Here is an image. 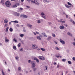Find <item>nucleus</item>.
<instances>
[{"label": "nucleus", "mask_w": 75, "mask_h": 75, "mask_svg": "<svg viewBox=\"0 0 75 75\" xmlns=\"http://www.w3.org/2000/svg\"><path fill=\"white\" fill-rule=\"evenodd\" d=\"M5 5L6 7H9L11 6V3H10V1H7L5 3Z\"/></svg>", "instance_id": "nucleus-1"}, {"label": "nucleus", "mask_w": 75, "mask_h": 75, "mask_svg": "<svg viewBox=\"0 0 75 75\" xmlns=\"http://www.w3.org/2000/svg\"><path fill=\"white\" fill-rule=\"evenodd\" d=\"M31 3H33V4H37L38 6L40 5V4L38 3V0H31Z\"/></svg>", "instance_id": "nucleus-2"}, {"label": "nucleus", "mask_w": 75, "mask_h": 75, "mask_svg": "<svg viewBox=\"0 0 75 75\" xmlns=\"http://www.w3.org/2000/svg\"><path fill=\"white\" fill-rule=\"evenodd\" d=\"M38 46H36V45L35 44L32 45V48L33 49H37L38 48Z\"/></svg>", "instance_id": "nucleus-3"}, {"label": "nucleus", "mask_w": 75, "mask_h": 75, "mask_svg": "<svg viewBox=\"0 0 75 75\" xmlns=\"http://www.w3.org/2000/svg\"><path fill=\"white\" fill-rule=\"evenodd\" d=\"M38 58L42 61L45 60V58L42 56H39L38 57Z\"/></svg>", "instance_id": "nucleus-4"}, {"label": "nucleus", "mask_w": 75, "mask_h": 75, "mask_svg": "<svg viewBox=\"0 0 75 75\" xmlns=\"http://www.w3.org/2000/svg\"><path fill=\"white\" fill-rule=\"evenodd\" d=\"M59 41L62 44H65V42L64 40H62V39H60Z\"/></svg>", "instance_id": "nucleus-5"}, {"label": "nucleus", "mask_w": 75, "mask_h": 75, "mask_svg": "<svg viewBox=\"0 0 75 75\" xmlns=\"http://www.w3.org/2000/svg\"><path fill=\"white\" fill-rule=\"evenodd\" d=\"M32 68H33L35 67V64L33 63V62H32Z\"/></svg>", "instance_id": "nucleus-6"}, {"label": "nucleus", "mask_w": 75, "mask_h": 75, "mask_svg": "<svg viewBox=\"0 0 75 75\" xmlns=\"http://www.w3.org/2000/svg\"><path fill=\"white\" fill-rule=\"evenodd\" d=\"M41 14L42 16V18H45V14L43 12H42L41 13Z\"/></svg>", "instance_id": "nucleus-7"}, {"label": "nucleus", "mask_w": 75, "mask_h": 75, "mask_svg": "<svg viewBox=\"0 0 75 75\" xmlns=\"http://www.w3.org/2000/svg\"><path fill=\"white\" fill-rule=\"evenodd\" d=\"M4 38L6 42H7L9 41V40H8V39H7V38L6 37H5Z\"/></svg>", "instance_id": "nucleus-8"}, {"label": "nucleus", "mask_w": 75, "mask_h": 75, "mask_svg": "<svg viewBox=\"0 0 75 75\" xmlns=\"http://www.w3.org/2000/svg\"><path fill=\"white\" fill-rule=\"evenodd\" d=\"M51 38H52V37L49 36L47 38V39L48 41H50V40H51Z\"/></svg>", "instance_id": "nucleus-9"}, {"label": "nucleus", "mask_w": 75, "mask_h": 75, "mask_svg": "<svg viewBox=\"0 0 75 75\" xmlns=\"http://www.w3.org/2000/svg\"><path fill=\"white\" fill-rule=\"evenodd\" d=\"M4 22L5 24H7L8 23V20L6 19H5L4 21Z\"/></svg>", "instance_id": "nucleus-10"}, {"label": "nucleus", "mask_w": 75, "mask_h": 75, "mask_svg": "<svg viewBox=\"0 0 75 75\" xmlns=\"http://www.w3.org/2000/svg\"><path fill=\"white\" fill-rule=\"evenodd\" d=\"M11 23H18V21H11Z\"/></svg>", "instance_id": "nucleus-11"}, {"label": "nucleus", "mask_w": 75, "mask_h": 75, "mask_svg": "<svg viewBox=\"0 0 75 75\" xmlns=\"http://www.w3.org/2000/svg\"><path fill=\"white\" fill-rule=\"evenodd\" d=\"M0 3L1 4H4V2L3 0H2L0 2Z\"/></svg>", "instance_id": "nucleus-12"}, {"label": "nucleus", "mask_w": 75, "mask_h": 75, "mask_svg": "<svg viewBox=\"0 0 75 75\" xmlns=\"http://www.w3.org/2000/svg\"><path fill=\"white\" fill-rule=\"evenodd\" d=\"M59 28H60L61 30H63L64 28V26H59Z\"/></svg>", "instance_id": "nucleus-13"}, {"label": "nucleus", "mask_w": 75, "mask_h": 75, "mask_svg": "<svg viewBox=\"0 0 75 75\" xmlns=\"http://www.w3.org/2000/svg\"><path fill=\"white\" fill-rule=\"evenodd\" d=\"M67 34L68 35L70 36H71V37H72V34H71L70 33L68 32L67 33Z\"/></svg>", "instance_id": "nucleus-14"}, {"label": "nucleus", "mask_w": 75, "mask_h": 75, "mask_svg": "<svg viewBox=\"0 0 75 75\" xmlns=\"http://www.w3.org/2000/svg\"><path fill=\"white\" fill-rule=\"evenodd\" d=\"M37 38L38 40H41V38L40 37V36H37Z\"/></svg>", "instance_id": "nucleus-15"}, {"label": "nucleus", "mask_w": 75, "mask_h": 75, "mask_svg": "<svg viewBox=\"0 0 75 75\" xmlns=\"http://www.w3.org/2000/svg\"><path fill=\"white\" fill-rule=\"evenodd\" d=\"M15 14L17 16H20V14L17 12H15Z\"/></svg>", "instance_id": "nucleus-16"}, {"label": "nucleus", "mask_w": 75, "mask_h": 75, "mask_svg": "<svg viewBox=\"0 0 75 75\" xmlns=\"http://www.w3.org/2000/svg\"><path fill=\"white\" fill-rule=\"evenodd\" d=\"M32 68L33 69V71H36V70H37V68L33 67V68Z\"/></svg>", "instance_id": "nucleus-17"}, {"label": "nucleus", "mask_w": 75, "mask_h": 75, "mask_svg": "<svg viewBox=\"0 0 75 75\" xmlns=\"http://www.w3.org/2000/svg\"><path fill=\"white\" fill-rule=\"evenodd\" d=\"M65 7H67V8H69V7H70V6L68 5L65 4Z\"/></svg>", "instance_id": "nucleus-18"}, {"label": "nucleus", "mask_w": 75, "mask_h": 75, "mask_svg": "<svg viewBox=\"0 0 75 75\" xmlns=\"http://www.w3.org/2000/svg\"><path fill=\"white\" fill-rule=\"evenodd\" d=\"M27 26L29 27H30V28H31V27H32V25H30V24H28L27 25Z\"/></svg>", "instance_id": "nucleus-19"}, {"label": "nucleus", "mask_w": 75, "mask_h": 75, "mask_svg": "<svg viewBox=\"0 0 75 75\" xmlns=\"http://www.w3.org/2000/svg\"><path fill=\"white\" fill-rule=\"evenodd\" d=\"M17 61H18V57H15Z\"/></svg>", "instance_id": "nucleus-20"}, {"label": "nucleus", "mask_w": 75, "mask_h": 75, "mask_svg": "<svg viewBox=\"0 0 75 75\" xmlns=\"http://www.w3.org/2000/svg\"><path fill=\"white\" fill-rule=\"evenodd\" d=\"M9 30L11 32H12L13 31V29L11 28H10Z\"/></svg>", "instance_id": "nucleus-21"}, {"label": "nucleus", "mask_w": 75, "mask_h": 75, "mask_svg": "<svg viewBox=\"0 0 75 75\" xmlns=\"http://www.w3.org/2000/svg\"><path fill=\"white\" fill-rule=\"evenodd\" d=\"M13 48L15 50H17V48H16V46H13Z\"/></svg>", "instance_id": "nucleus-22"}, {"label": "nucleus", "mask_w": 75, "mask_h": 75, "mask_svg": "<svg viewBox=\"0 0 75 75\" xmlns=\"http://www.w3.org/2000/svg\"><path fill=\"white\" fill-rule=\"evenodd\" d=\"M20 37H21V38H23V36H24V35L23 34H21L20 35Z\"/></svg>", "instance_id": "nucleus-23"}, {"label": "nucleus", "mask_w": 75, "mask_h": 75, "mask_svg": "<svg viewBox=\"0 0 75 75\" xmlns=\"http://www.w3.org/2000/svg\"><path fill=\"white\" fill-rule=\"evenodd\" d=\"M12 7L14 8V7H17V5H13L12 6Z\"/></svg>", "instance_id": "nucleus-24"}, {"label": "nucleus", "mask_w": 75, "mask_h": 75, "mask_svg": "<svg viewBox=\"0 0 75 75\" xmlns=\"http://www.w3.org/2000/svg\"><path fill=\"white\" fill-rule=\"evenodd\" d=\"M8 28V27H7L6 30V32H7V31H8V28Z\"/></svg>", "instance_id": "nucleus-25"}, {"label": "nucleus", "mask_w": 75, "mask_h": 75, "mask_svg": "<svg viewBox=\"0 0 75 75\" xmlns=\"http://www.w3.org/2000/svg\"><path fill=\"white\" fill-rule=\"evenodd\" d=\"M13 41L15 42H17V39H16L15 38H14L13 39Z\"/></svg>", "instance_id": "nucleus-26"}, {"label": "nucleus", "mask_w": 75, "mask_h": 75, "mask_svg": "<svg viewBox=\"0 0 75 75\" xmlns=\"http://www.w3.org/2000/svg\"><path fill=\"white\" fill-rule=\"evenodd\" d=\"M68 64H72V63L71 62V61H68L67 62Z\"/></svg>", "instance_id": "nucleus-27"}, {"label": "nucleus", "mask_w": 75, "mask_h": 75, "mask_svg": "<svg viewBox=\"0 0 75 75\" xmlns=\"http://www.w3.org/2000/svg\"><path fill=\"white\" fill-rule=\"evenodd\" d=\"M62 61L63 62H65V61H67V59H63L62 60Z\"/></svg>", "instance_id": "nucleus-28"}, {"label": "nucleus", "mask_w": 75, "mask_h": 75, "mask_svg": "<svg viewBox=\"0 0 75 75\" xmlns=\"http://www.w3.org/2000/svg\"><path fill=\"white\" fill-rule=\"evenodd\" d=\"M43 35H44V37H47V36L46 35V34H45V33H43Z\"/></svg>", "instance_id": "nucleus-29"}, {"label": "nucleus", "mask_w": 75, "mask_h": 75, "mask_svg": "<svg viewBox=\"0 0 75 75\" xmlns=\"http://www.w3.org/2000/svg\"><path fill=\"white\" fill-rule=\"evenodd\" d=\"M18 71H21V68L20 67H19L18 68Z\"/></svg>", "instance_id": "nucleus-30"}, {"label": "nucleus", "mask_w": 75, "mask_h": 75, "mask_svg": "<svg viewBox=\"0 0 75 75\" xmlns=\"http://www.w3.org/2000/svg\"><path fill=\"white\" fill-rule=\"evenodd\" d=\"M41 50L43 51H45V49H44V48H41Z\"/></svg>", "instance_id": "nucleus-31"}, {"label": "nucleus", "mask_w": 75, "mask_h": 75, "mask_svg": "<svg viewBox=\"0 0 75 75\" xmlns=\"http://www.w3.org/2000/svg\"><path fill=\"white\" fill-rule=\"evenodd\" d=\"M62 19H61L60 20H58V22H59L60 23H62Z\"/></svg>", "instance_id": "nucleus-32"}, {"label": "nucleus", "mask_w": 75, "mask_h": 75, "mask_svg": "<svg viewBox=\"0 0 75 75\" xmlns=\"http://www.w3.org/2000/svg\"><path fill=\"white\" fill-rule=\"evenodd\" d=\"M71 22H72V23H73V24H75V22L73 20H71Z\"/></svg>", "instance_id": "nucleus-33"}, {"label": "nucleus", "mask_w": 75, "mask_h": 75, "mask_svg": "<svg viewBox=\"0 0 75 75\" xmlns=\"http://www.w3.org/2000/svg\"><path fill=\"white\" fill-rule=\"evenodd\" d=\"M28 17V16H27L25 15H24V16L23 17V18H27Z\"/></svg>", "instance_id": "nucleus-34"}, {"label": "nucleus", "mask_w": 75, "mask_h": 75, "mask_svg": "<svg viewBox=\"0 0 75 75\" xmlns=\"http://www.w3.org/2000/svg\"><path fill=\"white\" fill-rule=\"evenodd\" d=\"M67 4L68 5H69V6H72V4L69 2L67 3Z\"/></svg>", "instance_id": "nucleus-35"}, {"label": "nucleus", "mask_w": 75, "mask_h": 75, "mask_svg": "<svg viewBox=\"0 0 75 75\" xmlns=\"http://www.w3.org/2000/svg\"><path fill=\"white\" fill-rule=\"evenodd\" d=\"M55 49L56 50H59V48L57 47H55Z\"/></svg>", "instance_id": "nucleus-36"}, {"label": "nucleus", "mask_w": 75, "mask_h": 75, "mask_svg": "<svg viewBox=\"0 0 75 75\" xmlns=\"http://www.w3.org/2000/svg\"><path fill=\"white\" fill-rule=\"evenodd\" d=\"M37 23H41V21H40L39 20H38V21L37 22Z\"/></svg>", "instance_id": "nucleus-37"}, {"label": "nucleus", "mask_w": 75, "mask_h": 75, "mask_svg": "<svg viewBox=\"0 0 75 75\" xmlns=\"http://www.w3.org/2000/svg\"><path fill=\"white\" fill-rule=\"evenodd\" d=\"M20 51L21 52L23 51V48H21L20 49Z\"/></svg>", "instance_id": "nucleus-38"}, {"label": "nucleus", "mask_w": 75, "mask_h": 75, "mask_svg": "<svg viewBox=\"0 0 75 75\" xmlns=\"http://www.w3.org/2000/svg\"><path fill=\"white\" fill-rule=\"evenodd\" d=\"M24 15H21L20 16L21 17H22L23 18H24Z\"/></svg>", "instance_id": "nucleus-39"}, {"label": "nucleus", "mask_w": 75, "mask_h": 75, "mask_svg": "<svg viewBox=\"0 0 75 75\" xmlns=\"http://www.w3.org/2000/svg\"><path fill=\"white\" fill-rule=\"evenodd\" d=\"M21 42H22L23 44H24V40H22L21 41Z\"/></svg>", "instance_id": "nucleus-40"}, {"label": "nucleus", "mask_w": 75, "mask_h": 75, "mask_svg": "<svg viewBox=\"0 0 75 75\" xmlns=\"http://www.w3.org/2000/svg\"><path fill=\"white\" fill-rule=\"evenodd\" d=\"M52 36H53V37H55V35L54 34L52 33Z\"/></svg>", "instance_id": "nucleus-41"}, {"label": "nucleus", "mask_w": 75, "mask_h": 75, "mask_svg": "<svg viewBox=\"0 0 75 75\" xmlns=\"http://www.w3.org/2000/svg\"><path fill=\"white\" fill-rule=\"evenodd\" d=\"M20 45H21V44L19 43L18 45V47H20Z\"/></svg>", "instance_id": "nucleus-42"}, {"label": "nucleus", "mask_w": 75, "mask_h": 75, "mask_svg": "<svg viewBox=\"0 0 75 75\" xmlns=\"http://www.w3.org/2000/svg\"><path fill=\"white\" fill-rule=\"evenodd\" d=\"M28 63H31V61L30 60H28Z\"/></svg>", "instance_id": "nucleus-43"}, {"label": "nucleus", "mask_w": 75, "mask_h": 75, "mask_svg": "<svg viewBox=\"0 0 75 75\" xmlns=\"http://www.w3.org/2000/svg\"><path fill=\"white\" fill-rule=\"evenodd\" d=\"M26 8H30V7L29 6H26Z\"/></svg>", "instance_id": "nucleus-44"}, {"label": "nucleus", "mask_w": 75, "mask_h": 75, "mask_svg": "<svg viewBox=\"0 0 75 75\" xmlns=\"http://www.w3.org/2000/svg\"><path fill=\"white\" fill-rule=\"evenodd\" d=\"M38 59L36 57H34V60H35V61H36L37 60V59Z\"/></svg>", "instance_id": "nucleus-45"}, {"label": "nucleus", "mask_w": 75, "mask_h": 75, "mask_svg": "<svg viewBox=\"0 0 75 75\" xmlns=\"http://www.w3.org/2000/svg\"><path fill=\"white\" fill-rule=\"evenodd\" d=\"M72 59L73 60V61H75V57H73Z\"/></svg>", "instance_id": "nucleus-46"}, {"label": "nucleus", "mask_w": 75, "mask_h": 75, "mask_svg": "<svg viewBox=\"0 0 75 75\" xmlns=\"http://www.w3.org/2000/svg\"><path fill=\"white\" fill-rule=\"evenodd\" d=\"M36 61L37 62H38H38H39V60L38 59H37Z\"/></svg>", "instance_id": "nucleus-47"}, {"label": "nucleus", "mask_w": 75, "mask_h": 75, "mask_svg": "<svg viewBox=\"0 0 75 75\" xmlns=\"http://www.w3.org/2000/svg\"><path fill=\"white\" fill-rule=\"evenodd\" d=\"M59 63H58L57 64V68H59Z\"/></svg>", "instance_id": "nucleus-48"}, {"label": "nucleus", "mask_w": 75, "mask_h": 75, "mask_svg": "<svg viewBox=\"0 0 75 75\" xmlns=\"http://www.w3.org/2000/svg\"><path fill=\"white\" fill-rule=\"evenodd\" d=\"M7 26H8V24H5V25L4 26V27H7Z\"/></svg>", "instance_id": "nucleus-49"}, {"label": "nucleus", "mask_w": 75, "mask_h": 75, "mask_svg": "<svg viewBox=\"0 0 75 75\" xmlns=\"http://www.w3.org/2000/svg\"><path fill=\"white\" fill-rule=\"evenodd\" d=\"M72 44L73 45H74V46H75V42H73Z\"/></svg>", "instance_id": "nucleus-50"}, {"label": "nucleus", "mask_w": 75, "mask_h": 75, "mask_svg": "<svg viewBox=\"0 0 75 75\" xmlns=\"http://www.w3.org/2000/svg\"><path fill=\"white\" fill-rule=\"evenodd\" d=\"M2 75H5V74H4V72H3V71H2Z\"/></svg>", "instance_id": "nucleus-51"}, {"label": "nucleus", "mask_w": 75, "mask_h": 75, "mask_svg": "<svg viewBox=\"0 0 75 75\" xmlns=\"http://www.w3.org/2000/svg\"><path fill=\"white\" fill-rule=\"evenodd\" d=\"M23 9L22 8H20V10H23Z\"/></svg>", "instance_id": "nucleus-52"}, {"label": "nucleus", "mask_w": 75, "mask_h": 75, "mask_svg": "<svg viewBox=\"0 0 75 75\" xmlns=\"http://www.w3.org/2000/svg\"><path fill=\"white\" fill-rule=\"evenodd\" d=\"M43 1L45 2H47V0H43Z\"/></svg>", "instance_id": "nucleus-53"}, {"label": "nucleus", "mask_w": 75, "mask_h": 75, "mask_svg": "<svg viewBox=\"0 0 75 75\" xmlns=\"http://www.w3.org/2000/svg\"><path fill=\"white\" fill-rule=\"evenodd\" d=\"M48 24H49L50 25V24H51V23L48 22Z\"/></svg>", "instance_id": "nucleus-54"}, {"label": "nucleus", "mask_w": 75, "mask_h": 75, "mask_svg": "<svg viewBox=\"0 0 75 75\" xmlns=\"http://www.w3.org/2000/svg\"><path fill=\"white\" fill-rule=\"evenodd\" d=\"M54 43H55V44H58V42H57L56 41H55L54 42Z\"/></svg>", "instance_id": "nucleus-55"}, {"label": "nucleus", "mask_w": 75, "mask_h": 75, "mask_svg": "<svg viewBox=\"0 0 75 75\" xmlns=\"http://www.w3.org/2000/svg\"><path fill=\"white\" fill-rule=\"evenodd\" d=\"M62 23H65V21H62Z\"/></svg>", "instance_id": "nucleus-56"}, {"label": "nucleus", "mask_w": 75, "mask_h": 75, "mask_svg": "<svg viewBox=\"0 0 75 75\" xmlns=\"http://www.w3.org/2000/svg\"><path fill=\"white\" fill-rule=\"evenodd\" d=\"M16 26H17V27H20L19 25H18V24L16 25Z\"/></svg>", "instance_id": "nucleus-57"}, {"label": "nucleus", "mask_w": 75, "mask_h": 75, "mask_svg": "<svg viewBox=\"0 0 75 75\" xmlns=\"http://www.w3.org/2000/svg\"><path fill=\"white\" fill-rule=\"evenodd\" d=\"M54 65H56V64H57V63H56V62H54L53 63Z\"/></svg>", "instance_id": "nucleus-58"}, {"label": "nucleus", "mask_w": 75, "mask_h": 75, "mask_svg": "<svg viewBox=\"0 0 75 75\" xmlns=\"http://www.w3.org/2000/svg\"><path fill=\"white\" fill-rule=\"evenodd\" d=\"M33 33L34 34V35H36V33H35V32H33Z\"/></svg>", "instance_id": "nucleus-59"}, {"label": "nucleus", "mask_w": 75, "mask_h": 75, "mask_svg": "<svg viewBox=\"0 0 75 75\" xmlns=\"http://www.w3.org/2000/svg\"><path fill=\"white\" fill-rule=\"evenodd\" d=\"M66 17L67 18H68V16L67 15H66Z\"/></svg>", "instance_id": "nucleus-60"}, {"label": "nucleus", "mask_w": 75, "mask_h": 75, "mask_svg": "<svg viewBox=\"0 0 75 75\" xmlns=\"http://www.w3.org/2000/svg\"><path fill=\"white\" fill-rule=\"evenodd\" d=\"M36 33L37 34H39V32H36Z\"/></svg>", "instance_id": "nucleus-61"}, {"label": "nucleus", "mask_w": 75, "mask_h": 75, "mask_svg": "<svg viewBox=\"0 0 75 75\" xmlns=\"http://www.w3.org/2000/svg\"><path fill=\"white\" fill-rule=\"evenodd\" d=\"M23 31L24 32H25L26 31V30L25 29H23Z\"/></svg>", "instance_id": "nucleus-62"}, {"label": "nucleus", "mask_w": 75, "mask_h": 75, "mask_svg": "<svg viewBox=\"0 0 75 75\" xmlns=\"http://www.w3.org/2000/svg\"><path fill=\"white\" fill-rule=\"evenodd\" d=\"M68 73V71H66V74H67Z\"/></svg>", "instance_id": "nucleus-63"}, {"label": "nucleus", "mask_w": 75, "mask_h": 75, "mask_svg": "<svg viewBox=\"0 0 75 75\" xmlns=\"http://www.w3.org/2000/svg\"><path fill=\"white\" fill-rule=\"evenodd\" d=\"M57 58H59V56H57Z\"/></svg>", "instance_id": "nucleus-64"}]
</instances>
